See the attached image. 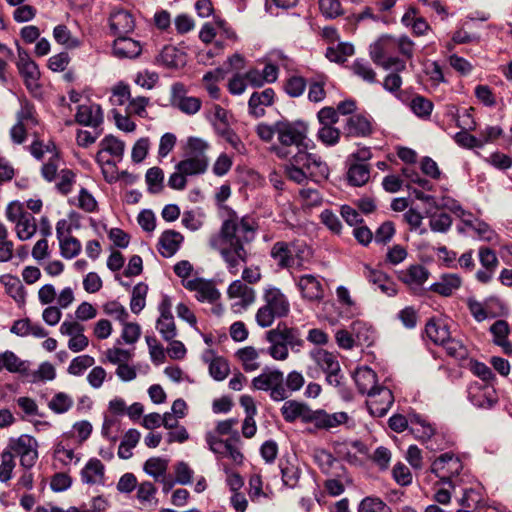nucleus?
I'll use <instances>...</instances> for the list:
<instances>
[{
    "mask_svg": "<svg viewBox=\"0 0 512 512\" xmlns=\"http://www.w3.org/2000/svg\"><path fill=\"white\" fill-rule=\"evenodd\" d=\"M255 131L264 142L269 143L276 138L271 151L279 159L287 160L284 173L289 180L303 184L308 180L319 182L328 178L327 164L319 155L309 152L313 143L305 123L280 119L272 124L259 123Z\"/></svg>",
    "mask_w": 512,
    "mask_h": 512,
    "instance_id": "obj_1",
    "label": "nucleus"
},
{
    "mask_svg": "<svg viewBox=\"0 0 512 512\" xmlns=\"http://www.w3.org/2000/svg\"><path fill=\"white\" fill-rule=\"evenodd\" d=\"M257 229L258 222L254 217H240L235 211H231L221 225L219 237L211 241L225 245H244L254 240Z\"/></svg>",
    "mask_w": 512,
    "mask_h": 512,
    "instance_id": "obj_2",
    "label": "nucleus"
},
{
    "mask_svg": "<svg viewBox=\"0 0 512 512\" xmlns=\"http://www.w3.org/2000/svg\"><path fill=\"white\" fill-rule=\"evenodd\" d=\"M264 305L256 312V322L262 328L270 327L275 318L286 317L290 303L286 295L277 287L268 285L263 291Z\"/></svg>",
    "mask_w": 512,
    "mask_h": 512,
    "instance_id": "obj_3",
    "label": "nucleus"
},
{
    "mask_svg": "<svg viewBox=\"0 0 512 512\" xmlns=\"http://www.w3.org/2000/svg\"><path fill=\"white\" fill-rule=\"evenodd\" d=\"M309 358L313 365L308 367V373H324L326 381L331 386L337 387L341 383V367L336 354L323 348H314L309 352Z\"/></svg>",
    "mask_w": 512,
    "mask_h": 512,
    "instance_id": "obj_4",
    "label": "nucleus"
},
{
    "mask_svg": "<svg viewBox=\"0 0 512 512\" xmlns=\"http://www.w3.org/2000/svg\"><path fill=\"white\" fill-rule=\"evenodd\" d=\"M255 390L269 393L273 401L279 402L289 398L288 389L284 387V373L276 368H266L251 382Z\"/></svg>",
    "mask_w": 512,
    "mask_h": 512,
    "instance_id": "obj_5",
    "label": "nucleus"
},
{
    "mask_svg": "<svg viewBox=\"0 0 512 512\" xmlns=\"http://www.w3.org/2000/svg\"><path fill=\"white\" fill-rule=\"evenodd\" d=\"M7 219L15 224L17 237L22 240H28L32 238L36 231V219L35 217L24 209L23 205L19 202H12L6 208Z\"/></svg>",
    "mask_w": 512,
    "mask_h": 512,
    "instance_id": "obj_6",
    "label": "nucleus"
},
{
    "mask_svg": "<svg viewBox=\"0 0 512 512\" xmlns=\"http://www.w3.org/2000/svg\"><path fill=\"white\" fill-rule=\"evenodd\" d=\"M463 465L460 459L452 453L440 455L431 465V472L434 473L442 483L455 487L453 478L462 471Z\"/></svg>",
    "mask_w": 512,
    "mask_h": 512,
    "instance_id": "obj_7",
    "label": "nucleus"
},
{
    "mask_svg": "<svg viewBox=\"0 0 512 512\" xmlns=\"http://www.w3.org/2000/svg\"><path fill=\"white\" fill-rule=\"evenodd\" d=\"M170 104L186 115H195L202 106L198 97L189 96L184 84L177 82L171 86Z\"/></svg>",
    "mask_w": 512,
    "mask_h": 512,
    "instance_id": "obj_8",
    "label": "nucleus"
},
{
    "mask_svg": "<svg viewBox=\"0 0 512 512\" xmlns=\"http://www.w3.org/2000/svg\"><path fill=\"white\" fill-rule=\"evenodd\" d=\"M211 246L220 251L227 269L232 275H236L240 270L241 263L247 261L248 253L243 244L225 245L219 244L217 241H211Z\"/></svg>",
    "mask_w": 512,
    "mask_h": 512,
    "instance_id": "obj_9",
    "label": "nucleus"
},
{
    "mask_svg": "<svg viewBox=\"0 0 512 512\" xmlns=\"http://www.w3.org/2000/svg\"><path fill=\"white\" fill-rule=\"evenodd\" d=\"M182 285L189 291L195 292V297L200 302L214 303L221 294L212 280L196 277L191 280H183Z\"/></svg>",
    "mask_w": 512,
    "mask_h": 512,
    "instance_id": "obj_10",
    "label": "nucleus"
},
{
    "mask_svg": "<svg viewBox=\"0 0 512 512\" xmlns=\"http://www.w3.org/2000/svg\"><path fill=\"white\" fill-rule=\"evenodd\" d=\"M17 68L24 79L27 89L36 93L39 90L40 71L38 65L30 58L24 50H18Z\"/></svg>",
    "mask_w": 512,
    "mask_h": 512,
    "instance_id": "obj_11",
    "label": "nucleus"
},
{
    "mask_svg": "<svg viewBox=\"0 0 512 512\" xmlns=\"http://www.w3.org/2000/svg\"><path fill=\"white\" fill-rule=\"evenodd\" d=\"M367 396L369 412L375 417H383L386 415L394 401L391 390L383 386L378 387Z\"/></svg>",
    "mask_w": 512,
    "mask_h": 512,
    "instance_id": "obj_12",
    "label": "nucleus"
},
{
    "mask_svg": "<svg viewBox=\"0 0 512 512\" xmlns=\"http://www.w3.org/2000/svg\"><path fill=\"white\" fill-rule=\"evenodd\" d=\"M363 275L384 295L392 297L397 294L398 290L395 282L384 272L374 269L369 265H364Z\"/></svg>",
    "mask_w": 512,
    "mask_h": 512,
    "instance_id": "obj_13",
    "label": "nucleus"
},
{
    "mask_svg": "<svg viewBox=\"0 0 512 512\" xmlns=\"http://www.w3.org/2000/svg\"><path fill=\"white\" fill-rule=\"evenodd\" d=\"M109 27L114 35L122 36L131 33L135 28L133 15L125 9H114L110 13Z\"/></svg>",
    "mask_w": 512,
    "mask_h": 512,
    "instance_id": "obj_14",
    "label": "nucleus"
},
{
    "mask_svg": "<svg viewBox=\"0 0 512 512\" xmlns=\"http://www.w3.org/2000/svg\"><path fill=\"white\" fill-rule=\"evenodd\" d=\"M349 419L346 412L328 413L325 410H313L310 423H313L317 429L331 430Z\"/></svg>",
    "mask_w": 512,
    "mask_h": 512,
    "instance_id": "obj_15",
    "label": "nucleus"
},
{
    "mask_svg": "<svg viewBox=\"0 0 512 512\" xmlns=\"http://www.w3.org/2000/svg\"><path fill=\"white\" fill-rule=\"evenodd\" d=\"M141 52L142 46L140 42L124 35L118 36L113 42L112 53L118 59H134Z\"/></svg>",
    "mask_w": 512,
    "mask_h": 512,
    "instance_id": "obj_16",
    "label": "nucleus"
},
{
    "mask_svg": "<svg viewBox=\"0 0 512 512\" xmlns=\"http://www.w3.org/2000/svg\"><path fill=\"white\" fill-rule=\"evenodd\" d=\"M75 120L80 125L97 128L103 122L102 109L98 104L79 105Z\"/></svg>",
    "mask_w": 512,
    "mask_h": 512,
    "instance_id": "obj_17",
    "label": "nucleus"
},
{
    "mask_svg": "<svg viewBox=\"0 0 512 512\" xmlns=\"http://www.w3.org/2000/svg\"><path fill=\"white\" fill-rule=\"evenodd\" d=\"M297 286L302 296L310 301H319L324 297V289L318 277L306 274L299 277Z\"/></svg>",
    "mask_w": 512,
    "mask_h": 512,
    "instance_id": "obj_18",
    "label": "nucleus"
},
{
    "mask_svg": "<svg viewBox=\"0 0 512 512\" xmlns=\"http://www.w3.org/2000/svg\"><path fill=\"white\" fill-rule=\"evenodd\" d=\"M313 410L306 404L294 400L286 401L281 407V413L286 422L292 423L301 419L304 423H310Z\"/></svg>",
    "mask_w": 512,
    "mask_h": 512,
    "instance_id": "obj_19",
    "label": "nucleus"
},
{
    "mask_svg": "<svg viewBox=\"0 0 512 512\" xmlns=\"http://www.w3.org/2000/svg\"><path fill=\"white\" fill-rule=\"evenodd\" d=\"M273 331H275L281 341H283L285 345L293 352H300L305 344L299 328L288 327L285 324H278L277 327L273 329Z\"/></svg>",
    "mask_w": 512,
    "mask_h": 512,
    "instance_id": "obj_20",
    "label": "nucleus"
},
{
    "mask_svg": "<svg viewBox=\"0 0 512 512\" xmlns=\"http://www.w3.org/2000/svg\"><path fill=\"white\" fill-rule=\"evenodd\" d=\"M99 146L100 150L96 155V160L99 164H111L110 160L104 159V153H109L111 156L116 157L118 159H121L124 154V142L112 135L104 137L100 141Z\"/></svg>",
    "mask_w": 512,
    "mask_h": 512,
    "instance_id": "obj_21",
    "label": "nucleus"
},
{
    "mask_svg": "<svg viewBox=\"0 0 512 512\" xmlns=\"http://www.w3.org/2000/svg\"><path fill=\"white\" fill-rule=\"evenodd\" d=\"M230 299H240V305L244 308L252 305L256 300V291L242 280H234L227 289Z\"/></svg>",
    "mask_w": 512,
    "mask_h": 512,
    "instance_id": "obj_22",
    "label": "nucleus"
},
{
    "mask_svg": "<svg viewBox=\"0 0 512 512\" xmlns=\"http://www.w3.org/2000/svg\"><path fill=\"white\" fill-rule=\"evenodd\" d=\"M328 476L329 479L324 482V487L331 496L341 495L345 491V486L352 483L345 466H338V471Z\"/></svg>",
    "mask_w": 512,
    "mask_h": 512,
    "instance_id": "obj_23",
    "label": "nucleus"
},
{
    "mask_svg": "<svg viewBox=\"0 0 512 512\" xmlns=\"http://www.w3.org/2000/svg\"><path fill=\"white\" fill-rule=\"evenodd\" d=\"M203 359L209 364V374L216 381H223L230 373L228 361L221 356H215L212 350H207Z\"/></svg>",
    "mask_w": 512,
    "mask_h": 512,
    "instance_id": "obj_24",
    "label": "nucleus"
},
{
    "mask_svg": "<svg viewBox=\"0 0 512 512\" xmlns=\"http://www.w3.org/2000/svg\"><path fill=\"white\" fill-rule=\"evenodd\" d=\"M208 167V158L206 155H188L184 160L176 165V169L186 176L203 174Z\"/></svg>",
    "mask_w": 512,
    "mask_h": 512,
    "instance_id": "obj_25",
    "label": "nucleus"
},
{
    "mask_svg": "<svg viewBox=\"0 0 512 512\" xmlns=\"http://www.w3.org/2000/svg\"><path fill=\"white\" fill-rule=\"evenodd\" d=\"M270 256L280 268H291L295 264L292 244L284 241H278L273 244Z\"/></svg>",
    "mask_w": 512,
    "mask_h": 512,
    "instance_id": "obj_26",
    "label": "nucleus"
},
{
    "mask_svg": "<svg viewBox=\"0 0 512 512\" xmlns=\"http://www.w3.org/2000/svg\"><path fill=\"white\" fill-rule=\"evenodd\" d=\"M274 96L275 93L271 88L262 92H254L248 102L250 114L256 118L262 117L265 114L264 107L272 105Z\"/></svg>",
    "mask_w": 512,
    "mask_h": 512,
    "instance_id": "obj_27",
    "label": "nucleus"
},
{
    "mask_svg": "<svg viewBox=\"0 0 512 512\" xmlns=\"http://www.w3.org/2000/svg\"><path fill=\"white\" fill-rule=\"evenodd\" d=\"M354 380L359 392L362 394L368 395L380 387L377 385L376 373L367 366L360 367L355 371Z\"/></svg>",
    "mask_w": 512,
    "mask_h": 512,
    "instance_id": "obj_28",
    "label": "nucleus"
},
{
    "mask_svg": "<svg viewBox=\"0 0 512 512\" xmlns=\"http://www.w3.org/2000/svg\"><path fill=\"white\" fill-rule=\"evenodd\" d=\"M105 467L99 459H90L81 471V479L89 485L104 484Z\"/></svg>",
    "mask_w": 512,
    "mask_h": 512,
    "instance_id": "obj_29",
    "label": "nucleus"
},
{
    "mask_svg": "<svg viewBox=\"0 0 512 512\" xmlns=\"http://www.w3.org/2000/svg\"><path fill=\"white\" fill-rule=\"evenodd\" d=\"M462 285V279L458 274H443L439 281L430 286V290L441 296L449 297Z\"/></svg>",
    "mask_w": 512,
    "mask_h": 512,
    "instance_id": "obj_30",
    "label": "nucleus"
},
{
    "mask_svg": "<svg viewBox=\"0 0 512 512\" xmlns=\"http://www.w3.org/2000/svg\"><path fill=\"white\" fill-rule=\"evenodd\" d=\"M183 239L181 233L175 230L164 231L159 239V253L166 258L173 256L180 248Z\"/></svg>",
    "mask_w": 512,
    "mask_h": 512,
    "instance_id": "obj_31",
    "label": "nucleus"
},
{
    "mask_svg": "<svg viewBox=\"0 0 512 512\" xmlns=\"http://www.w3.org/2000/svg\"><path fill=\"white\" fill-rule=\"evenodd\" d=\"M344 133L349 137H365L371 133L370 121L362 115H352L346 121Z\"/></svg>",
    "mask_w": 512,
    "mask_h": 512,
    "instance_id": "obj_32",
    "label": "nucleus"
},
{
    "mask_svg": "<svg viewBox=\"0 0 512 512\" xmlns=\"http://www.w3.org/2000/svg\"><path fill=\"white\" fill-rule=\"evenodd\" d=\"M395 51V38L391 36H383L370 45V57L373 62H382Z\"/></svg>",
    "mask_w": 512,
    "mask_h": 512,
    "instance_id": "obj_33",
    "label": "nucleus"
},
{
    "mask_svg": "<svg viewBox=\"0 0 512 512\" xmlns=\"http://www.w3.org/2000/svg\"><path fill=\"white\" fill-rule=\"evenodd\" d=\"M427 337L435 344L442 345L449 340L450 331L447 324L441 319H430L425 326Z\"/></svg>",
    "mask_w": 512,
    "mask_h": 512,
    "instance_id": "obj_34",
    "label": "nucleus"
},
{
    "mask_svg": "<svg viewBox=\"0 0 512 512\" xmlns=\"http://www.w3.org/2000/svg\"><path fill=\"white\" fill-rule=\"evenodd\" d=\"M267 342L270 344L266 353L276 361H285L289 357V348L285 345L279 336L273 331L269 330L265 334Z\"/></svg>",
    "mask_w": 512,
    "mask_h": 512,
    "instance_id": "obj_35",
    "label": "nucleus"
},
{
    "mask_svg": "<svg viewBox=\"0 0 512 512\" xmlns=\"http://www.w3.org/2000/svg\"><path fill=\"white\" fill-rule=\"evenodd\" d=\"M236 358L242 365L245 372H253L260 368V351L253 346H246L237 350Z\"/></svg>",
    "mask_w": 512,
    "mask_h": 512,
    "instance_id": "obj_36",
    "label": "nucleus"
},
{
    "mask_svg": "<svg viewBox=\"0 0 512 512\" xmlns=\"http://www.w3.org/2000/svg\"><path fill=\"white\" fill-rule=\"evenodd\" d=\"M313 459L321 471L326 475L338 471V466H344L330 452L321 448L314 449Z\"/></svg>",
    "mask_w": 512,
    "mask_h": 512,
    "instance_id": "obj_37",
    "label": "nucleus"
},
{
    "mask_svg": "<svg viewBox=\"0 0 512 512\" xmlns=\"http://www.w3.org/2000/svg\"><path fill=\"white\" fill-rule=\"evenodd\" d=\"M429 277L428 270L422 265H411L408 269L401 271L399 279L408 285L420 286Z\"/></svg>",
    "mask_w": 512,
    "mask_h": 512,
    "instance_id": "obj_38",
    "label": "nucleus"
},
{
    "mask_svg": "<svg viewBox=\"0 0 512 512\" xmlns=\"http://www.w3.org/2000/svg\"><path fill=\"white\" fill-rule=\"evenodd\" d=\"M156 329L165 341H171L177 335L174 318L170 311L163 309V313L157 320Z\"/></svg>",
    "mask_w": 512,
    "mask_h": 512,
    "instance_id": "obj_39",
    "label": "nucleus"
},
{
    "mask_svg": "<svg viewBox=\"0 0 512 512\" xmlns=\"http://www.w3.org/2000/svg\"><path fill=\"white\" fill-rule=\"evenodd\" d=\"M54 40L67 49H76L82 45L79 38L72 35L66 25L59 24L53 29Z\"/></svg>",
    "mask_w": 512,
    "mask_h": 512,
    "instance_id": "obj_40",
    "label": "nucleus"
},
{
    "mask_svg": "<svg viewBox=\"0 0 512 512\" xmlns=\"http://www.w3.org/2000/svg\"><path fill=\"white\" fill-rule=\"evenodd\" d=\"M351 330L357 345L369 346L374 340V330L372 327L361 320H356L351 324Z\"/></svg>",
    "mask_w": 512,
    "mask_h": 512,
    "instance_id": "obj_41",
    "label": "nucleus"
},
{
    "mask_svg": "<svg viewBox=\"0 0 512 512\" xmlns=\"http://www.w3.org/2000/svg\"><path fill=\"white\" fill-rule=\"evenodd\" d=\"M409 423V429L417 439L425 441L434 434V428L419 415L411 416Z\"/></svg>",
    "mask_w": 512,
    "mask_h": 512,
    "instance_id": "obj_42",
    "label": "nucleus"
},
{
    "mask_svg": "<svg viewBox=\"0 0 512 512\" xmlns=\"http://www.w3.org/2000/svg\"><path fill=\"white\" fill-rule=\"evenodd\" d=\"M38 447V443L35 438L29 435H21L17 439H13L9 443V451L20 457L28 452L36 450Z\"/></svg>",
    "mask_w": 512,
    "mask_h": 512,
    "instance_id": "obj_43",
    "label": "nucleus"
},
{
    "mask_svg": "<svg viewBox=\"0 0 512 512\" xmlns=\"http://www.w3.org/2000/svg\"><path fill=\"white\" fill-rule=\"evenodd\" d=\"M0 281L5 286L6 292L16 302H24L26 293L19 278L12 275H4L0 278Z\"/></svg>",
    "mask_w": 512,
    "mask_h": 512,
    "instance_id": "obj_44",
    "label": "nucleus"
},
{
    "mask_svg": "<svg viewBox=\"0 0 512 512\" xmlns=\"http://www.w3.org/2000/svg\"><path fill=\"white\" fill-rule=\"evenodd\" d=\"M354 54V47L347 42L338 43L337 46L327 48L326 57L336 63H344L347 58Z\"/></svg>",
    "mask_w": 512,
    "mask_h": 512,
    "instance_id": "obj_45",
    "label": "nucleus"
},
{
    "mask_svg": "<svg viewBox=\"0 0 512 512\" xmlns=\"http://www.w3.org/2000/svg\"><path fill=\"white\" fill-rule=\"evenodd\" d=\"M347 177L349 183L353 186H362L368 182L370 171L364 163L352 164L348 170Z\"/></svg>",
    "mask_w": 512,
    "mask_h": 512,
    "instance_id": "obj_46",
    "label": "nucleus"
},
{
    "mask_svg": "<svg viewBox=\"0 0 512 512\" xmlns=\"http://www.w3.org/2000/svg\"><path fill=\"white\" fill-rule=\"evenodd\" d=\"M46 151L49 154V159H48V162L45 163L42 167V176L47 181H52L56 177V173L58 170V162H59L55 144L49 143L46 146Z\"/></svg>",
    "mask_w": 512,
    "mask_h": 512,
    "instance_id": "obj_47",
    "label": "nucleus"
},
{
    "mask_svg": "<svg viewBox=\"0 0 512 512\" xmlns=\"http://www.w3.org/2000/svg\"><path fill=\"white\" fill-rule=\"evenodd\" d=\"M212 115L211 121L217 134L221 136L231 129L227 110L220 105H215L212 109Z\"/></svg>",
    "mask_w": 512,
    "mask_h": 512,
    "instance_id": "obj_48",
    "label": "nucleus"
},
{
    "mask_svg": "<svg viewBox=\"0 0 512 512\" xmlns=\"http://www.w3.org/2000/svg\"><path fill=\"white\" fill-rule=\"evenodd\" d=\"M425 213L430 217L429 227L433 232L446 233L451 228L452 219L448 214H433L430 209H425Z\"/></svg>",
    "mask_w": 512,
    "mask_h": 512,
    "instance_id": "obj_49",
    "label": "nucleus"
},
{
    "mask_svg": "<svg viewBox=\"0 0 512 512\" xmlns=\"http://www.w3.org/2000/svg\"><path fill=\"white\" fill-rule=\"evenodd\" d=\"M74 404L73 398L64 392L56 393L48 402V408L56 414L68 412Z\"/></svg>",
    "mask_w": 512,
    "mask_h": 512,
    "instance_id": "obj_50",
    "label": "nucleus"
},
{
    "mask_svg": "<svg viewBox=\"0 0 512 512\" xmlns=\"http://www.w3.org/2000/svg\"><path fill=\"white\" fill-rule=\"evenodd\" d=\"M168 469V461L160 457H152L144 463V471L152 476L155 480H159L166 475Z\"/></svg>",
    "mask_w": 512,
    "mask_h": 512,
    "instance_id": "obj_51",
    "label": "nucleus"
},
{
    "mask_svg": "<svg viewBox=\"0 0 512 512\" xmlns=\"http://www.w3.org/2000/svg\"><path fill=\"white\" fill-rule=\"evenodd\" d=\"M280 470L282 474V481L284 485L290 488H294L300 478V470L294 464H291L289 461H280Z\"/></svg>",
    "mask_w": 512,
    "mask_h": 512,
    "instance_id": "obj_52",
    "label": "nucleus"
},
{
    "mask_svg": "<svg viewBox=\"0 0 512 512\" xmlns=\"http://www.w3.org/2000/svg\"><path fill=\"white\" fill-rule=\"evenodd\" d=\"M358 512H392V510L381 498L367 496L359 503Z\"/></svg>",
    "mask_w": 512,
    "mask_h": 512,
    "instance_id": "obj_53",
    "label": "nucleus"
},
{
    "mask_svg": "<svg viewBox=\"0 0 512 512\" xmlns=\"http://www.w3.org/2000/svg\"><path fill=\"white\" fill-rule=\"evenodd\" d=\"M145 180L149 192L159 193L163 189L164 172L159 167H152L147 170Z\"/></svg>",
    "mask_w": 512,
    "mask_h": 512,
    "instance_id": "obj_54",
    "label": "nucleus"
},
{
    "mask_svg": "<svg viewBox=\"0 0 512 512\" xmlns=\"http://www.w3.org/2000/svg\"><path fill=\"white\" fill-rule=\"evenodd\" d=\"M104 355L105 361L117 365V367L129 362L133 357V353L130 350L120 347L109 348L105 351Z\"/></svg>",
    "mask_w": 512,
    "mask_h": 512,
    "instance_id": "obj_55",
    "label": "nucleus"
},
{
    "mask_svg": "<svg viewBox=\"0 0 512 512\" xmlns=\"http://www.w3.org/2000/svg\"><path fill=\"white\" fill-rule=\"evenodd\" d=\"M148 292V286L144 283H138L132 291L130 309L133 313H140L145 307V298Z\"/></svg>",
    "mask_w": 512,
    "mask_h": 512,
    "instance_id": "obj_56",
    "label": "nucleus"
},
{
    "mask_svg": "<svg viewBox=\"0 0 512 512\" xmlns=\"http://www.w3.org/2000/svg\"><path fill=\"white\" fill-rule=\"evenodd\" d=\"M410 108L420 118H428L433 110V103L424 96L417 95L412 98Z\"/></svg>",
    "mask_w": 512,
    "mask_h": 512,
    "instance_id": "obj_57",
    "label": "nucleus"
},
{
    "mask_svg": "<svg viewBox=\"0 0 512 512\" xmlns=\"http://www.w3.org/2000/svg\"><path fill=\"white\" fill-rule=\"evenodd\" d=\"M24 362L12 351L0 353V371L3 369L15 373L23 370Z\"/></svg>",
    "mask_w": 512,
    "mask_h": 512,
    "instance_id": "obj_58",
    "label": "nucleus"
},
{
    "mask_svg": "<svg viewBox=\"0 0 512 512\" xmlns=\"http://www.w3.org/2000/svg\"><path fill=\"white\" fill-rule=\"evenodd\" d=\"M95 359L90 355H80L72 359L68 366V373L73 376H81L85 370L92 367Z\"/></svg>",
    "mask_w": 512,
    "mask_h": 512,
    "instance_id": "obj_59",
    "label": "nucleus"
},
{
    "mask_svg": "<svg viewBox=\"0 0 512 512\" xmlns=\"http://www.w3.org/2000/svg\"><path fill=\"white\" fill-rule=\"evenodd\" d=\"M59 244L61 255L67 259L76 257L81 251L80 241L72 236H65L59 239Z\"/></svg>",
    "mask_w": 512,
    "mask_h": 512,
    "instance_id": "obj_60",
    "label": "nucleus"
},
{
    "mask_svg": "<svg viewBox=\"0 0 512 512\" xmlns=\"http://www.w3.org/2000/svg\"><path fill=\"white\" fill-rule=\"evenodd\" d=\"M0 457V481L6 483L12 478V473L16 465L14 455L11 451L5 450L1 453Z\"/></svg>",
    "mask_w": 512,
    "mask_h": 512,
    "instance_id": "obj_61",
    "label": "nucleus"
},
{
    "mask_svg": "<svg viewBox=\"0 0 512 512\" xmlns=\"http://www.w3.org/2000/svg\"><path fill=\"white\" fill-rule=\"evenodd\" d=\"M351 68L354 74L362 78L364 81L368 83L376 82V73L367 61L363 59H357L352 64Z\"/></svg>",
    "mask_w": 512,
    "mask_h": 512,
    "instance_id": "obj_62",
    "label": "nucleus"
},
{
    "mask_svg": "<svg viewBox=\"0 0 512 512\" xmlns=\"http://www.w3.org/2000/svg\"><path fill=\"white\" fill-rule=\"evenodd\" d=\"M319 9L327 19H335L344 14L339 0H319Z\"/></svg>",
    "mask_w": 512,
    "mask_h": 512,
    "instance_id": "obj_63",
    "label": "nucleus"
},
{
    "mask_svg": "<svg viewBox=\"0 0 512 512\" xmlns=\"http://www.w3.org/2000/svg\"><path fill=\"white\" fill-rule=\"evenodd\" d=\"M150 103V99L144 96H138L131 98L127 104L126 112L130 115H136L141 118L147 117V106Z\"/></svg>",
    "mask_w": 512,
    "mask_h": 512,
    "instance_id": "obj_64",
    "label": "nucleus"
}]
</instances>
